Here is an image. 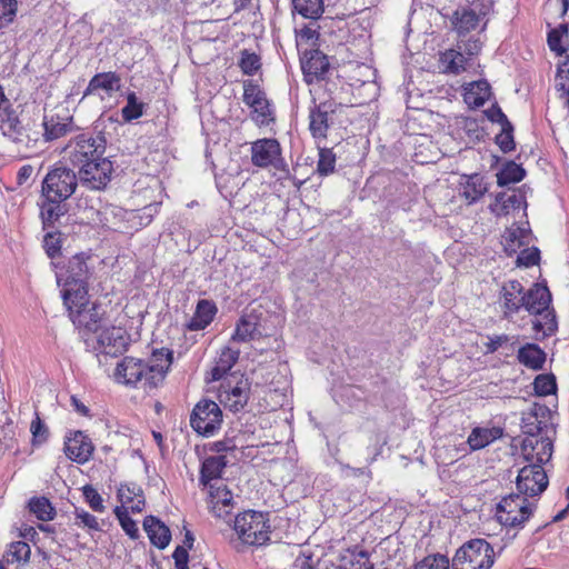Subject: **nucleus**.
I'll return each instance as SVG.
<instances>
[{
  "label": "nucleus",
  "mask_w": 569,
  "mask_h": 569,
  "mask_svg": "<svg viewBox=\"0 0 569 569\" xmlns=\"http://www.w3.org/2000/svg\"><path fill=\"white\" fill-rule=\"evenodd\" d=\"M171 362L172 351L162 348L154 350L147 361L134 357H124L117 365L114 375L126 386L152 390L163 382Z\"/></svg>",
  "instance_id": "nucleus-1"
},
{
  "label": "nucleus",
  "mask_w": 569,
  "mask_h": 569,
  "mask_svg": "<svg viewBox=\"0 0 569 569\" xmlns=\"http://www.w3.org/2000/svg\"><path fill=\"white\" fill-rule=\"evenodd\" d=\"M107 140L103 136L81 133L73 138L64 151L69 162L80 171L87 164L103 158Z\"/></svg>",
  "instance_id": "nucleus-2"
},
{
  "label": "nucleus",
  "mask_w": 569,
  "mask_h": 569,
  "mask_svg": "<svg viewBox=\"0 0 569 569\" xmlns=\"http://www.w3.org/2000/svg\"><path fill=\"white\" fill-rule=\"evenodd\" d=\"M495 551L485 539H472L463 543L452 559V569H490Z\"/></svg>",
  "instance_id": "nucleus-3"
},
{
  "label": "nucleus",
  "mask_w": 569,
  "mask_h": 569,
  "mask_svg": "<svg viewBox=\"0 0 569 569\" xmlns=\"http://www.w3.org/2000/svg\"><path fill=\"white\" fill-rule=\"evenodd\" d=\"M267 515L248 510L239 513L233 521V529L238 538L249 546H262L269 540Z\"/></svg>",
  "instance_id": "nucleus-4"
},
{
  "label": "nucleus",
  "mask_w": 569,
  "mask_h": 569,
  "mask_svg": "<svg viewBox=\"0 0 569 569\" xmlns=\"http://www.w3.org/2000/svg\"><path fill=\"white\" fill-rule=\"evenodd\" d=\"M78 182V173L72 169L67 167L53 168L42 180V197L47 200L66 201L74 193Z\"/></svg>",
  "instance_id": "nucleus-5"
},
{
  "label": "nucleus",
  "mask_w": 569,
  "mask_h": 569,
  "mask_svg": "<svg viewBox=\"0 0 569 569\" xmlns=\"http://www.w3.org/2000/svg\"><path fill=\"white\" fill-rule=\"evenodd\" d=\"M535 505L527 497L512 493L497 505L496 518L505 527L522 528L531 517Z\"/></svg>",
  "instance_id": "nucleus-6"
},
{
  "label": "nucleus",
  "mask_w": 569,
  "mask_h": 569,
  "mask_svg": "<svg viewBox=\"0 0 569 569\" xmlns=\"http://www.w3.org/2000/svg\"><path fill=\"white\" fill-rule=\"evenodd\" d=\"M222 411L219 405L209 399L200 400L190 415V425L200 436L211 437L221 427Z\"/></svg>",
  "instance_id": "nucleus-7"
},
{
  "label": "nucleus",
  "mask_w": 569,
  "mask_h": 569,
  "mask_svg": "<svg viewBox=\"0 0 569 569\" xmlns=\"http://www.w3.org/2000/svg\"><path fill=\"white\" fill-rule=\"evenodd\" d=\"M250 383L243 376L226 377L219 389L220 402L232 412H239L247 406Z\"/></svg>",
  "instance_id": "nucleus-8"
},
{
  "label": "nucleus",
  "mask_w": 569,
  "mask_h": 569,
  "mask_svg": "<svg viewBox=\"0 0 569 569\" xmlns=\"http://www.w3.org/2000/svg\"><path fill=\"white\" fill-rule=\"evenodd\" d=\"M548 487V477L540 463H528L518 471L516 479L517 495L536 497Z\"/></svg>",
  "instance_id": "nucleus-9"
},
{
  "label": "nucleus",
  "mask_w": 569,
  "mask_h": 569,
  "mask_svg": "<svg viewBox=\"0 0 569 569\" xmlns=\"http://www.w3.org/2000/svg\"><path fill=\"white\" fill-rule=\"evenodd\" d=\"M113 163L109 158L103 157L99 161L87 164L78 171L79 183L89 190L101 191L107 188L111 181Z\"/></svg>",
  "instance_id": "nucleus-10"
},
{
  "label": "nucleus",
  "mask_w": 569,
  "mask_h": 569,
  "mask_svg": "<svg viewBox=\"0 0 569 569\" xmlns=\"http://www.w3.org/2000/svg\"><path fill=\"white\" fill-rule=\"evenodd\" d=\"M341 107L335 100H326L310 108L309 130L315 139H325L327 137L329 128L335 122L336 113Z\"/></svg>",
  "instance_id": "nucleus-11"
},
{
  "label": "nucleus",
  "mask_w": 569,
  "mask_h": 569,
  "mask_svg": "<svg viewBox=\"0 0 569 569\" xmlns=\"http://www.w3.org/2000/svg\"><path fill=\"white\" fill-rule=\"evenodd\" d=\"M553 451V445L549 437L541 436L536 438H523L521 443V455L529 463H547Z\"/></svg>",
  "instance_id": "nucleus-12"
},
{
  "label": "nucleus",
  "mask_w": 569,
  "mask_h": 569,
  "mask_svg": "<svg viewBox=\"0 0 569 569\" xmlns=\"http://www.w3.org/2000/svg\"><path fill=\"white\" fill-rule=\"evenodd\" d=\"M280 144L274 139L257 140L251 146V161L254 166L266 168L269 166L278 167L280 161Z\"/></svg>",
  "instance_id": "nucleus-13"
},
{
  "label": "nucleus",
  "mask_w": 569,
  "mask_h": 569,
  "mask_svg": "<svg viewBox=\"0 0 569 569\" xmlns=\"http://www.w3.org/2000/svg\"><path fill=\"white\" fill-rule=\"evenodd\" d=\"M93 445L82 431H73L66 436L64 453L78 463H86L92 456Z\"/></svg>",
  "instance_id": "nucleus-14"
},
{
  "label": "nucleus",
  "mask_w": 569,
  "mask_h": 569,
  "mask_svg": "<svg viewBox=\"0 0 569 569\" xmlns=\"http://www.w3.org/2000/svg\"><path fill=\"white\" fill-rule=\"evenodd\" d=\"M525 299L526 292L520 281L509 280L505 282L500 290L503 316L509 318L511 315L517 313L522 307L525 308Z\"/></svg>",
  "instance_id": "nucleus-15"
},
{
  "label": "nucleus",
  "mask_w": 569,
  "mask_h": 569,
  "mask_svg": "<svg viewBox=\"0 0 569 569\" xmlns=\"http://www.w3.org/2000/svg\"><path fill=\"white\" fill-rule=\"evenodd\" d=\"M329 67L328 57L318 49L307 51L301 60V68L308 83L323 79L329 71Z\"/></svg>",
  "instance_id": "nucleus-16"
},
{
  "label": "nucleus",
  "mask_w": 569,
  "mask_h": 569,
  "mask_svg": "<svg viewBox=\"0 0 569 569\" xmlns=\"http://www.w3.org/2000/svg\"><path fill=\"white\" fill-rule=\"evenodd\" d=\"M232 499L231 491L224 485L209 486V506L216 517L224 518L230 513Z\"/></svg>",
  "instance_id": "nucleus-17"
},
{
  "label": "nucleus",
  "mask_w": 569,
  "mask_h": 569,
  "mask_svg": "<svg viewBox=\"0 0 569 569\" xmlns=\"http://www.w3.org/2000/svg\"><path fill=\"white\" fill-rule=\"evenodd\" d=\"M525 309L531 315H542L551 303V293L547 286L536 283L526 292Z\"/></svg>",
  "instance_id": "nucleus-18"
},
{
  "label": "nucleus",
  "mask_w": 569,
  "mask_h": 569,
  "mask_svg": "<svg viewBox=\"0 0 569 569\" xmlns=\"http://www.w3.org/2000/svg\"><path fill=\"white\" fill-rule=\"evenodd\" d=\"M70 318L74 326L82 327L90 332H97L102 328V313L96 305L84 306V308L72 311Z\"/></svg>",
  "instance_id": "nucleus-19"
},
{
  "label": "nucleus",
  "mask_w": 569,
  "mask_h": 569,
  "mask_svg": "<svg viewBox=\"0 0 569 569\" xmlns=\"http://www.w3.org/2000/svg\"><path fill=\"white\" fill-rule=\"evenodd\" d=\"M482 19L483 18L477 13L476 9L461 7L452 13L451 24L459 36H465L476 30L480 26Z\"/></svg>",
  "instance_id": "nucleus-20"
},
{
  "label": "nucleus",
  "mask_w": 569,
  "mask_h": 569,
  "mask_svg": "<svg viewBox=\"0 0 569 569\" xmlns=\"http://www.w3.org/2000/svg\"><path fill=\"white\" fill-rule=\"evenodd\" d=\"M0 130L3 136L18 144L24 143L28 138L27 131L19 120L16 111L11 109H7L2 116H0Z\"/></svg>",
  "instance_id": "nucleus-21"
},
{
  "label": "nucleus",
  "mask_w": 569,
  "mask_h": 569,
  "mask_svg": "<svg viewBox=\"0 0 569 569\" xmlns=\"http://www.w3.org/2000/svg\"><path fill=\"white\" fill-rule=\"evenodd\" d=\"M98 341L103 348V352L117 355L126 350L127 337L126 331L121 327H110L103 329Z\"/></svg>",
  "instance_id": "nucleus-22"
},
{
  "label": "nucleus",
  "mask_w": 569,
  "mask_h": 569,
  "mask_svg": "<svg viewBox=\"0 0 569 569\" xmlns=\"http://www.w3.org/2000/svg\"><path fill=\"white\" fill-rule=\"evenodd\" d=\"M487 191L488 184L485 181L483 176L479 173L466 176L463 180L460 182L459 194L469 204H472L480 200Z\"/></svg>",
  "instance_id": "nucleus-23"
},
{
  "label": "nucleus",
  "mask_w": 569,
  "mask_h": 569,
  "mask_svg": "<svg viewBox=\"0 0 569 569\" xmlns=\"http://www.w3.org/2000/svg\"><path fill=\"white\" fill-rule=\"evenodd\" d=\"M143 529L150 542L159 549H164L171 540L170 529L157 517L148 516L143 520Z\"/></svg>",
  "instance_id": "nucleus-24"
},
{
  "label": "nucleus",
  "mask_w": 569,
  "mask_h": 569,
  "mask_svg": "<svg viewBox=\"0 0 569 569\" xmlns=\"http://www.w3.org/2000/svg\"><path fill=\"white\" fill-rule=\"evenodd\" d=\"M117 496L122 505H128L132 512H141L146 500L142 488L136 482L123 483L118 488Z\"/></svg>",
  "instance_id": "nucleus-25"
},
{
  "label": "nucleus",
  "mask_w": 569,
  "mask_h": 569,
  "mask_svg": "<svg viewBox=\"0 0 569 569\" xmlns=\"http://www.w3.org/2000/svg\"><path fill=\"white\" fill-rule=\"evenodd\" d=\"M226 466L227 459L224 456L208 457L201 466L200 481L208 487L210 485H220L219 479Z\"/></svg>",
  "instance_id": "nucleus-26"
},
{
  "label": "nucleus",
  "mask_w": 569,
  "mask_h": 569,
  "mask_svg": "<svg viewBox=\"0 0 569 569\" xmlns=\"http://www.w3.org/2000/svg\"><path fill=\"white\" fill-rule=\"evenodd\" d=\"M121 87V79L116 72H101L93 76L84 91V96L103 90L108 96L118 91Z\"/></svg>",
  "instance_id": "nucleus-27"
},
{
  "label": "nucleus",
  "mask_w": 569,
  "mask_h": 569,
  "mask_svg": "<svg viewBox=\"0 0 569 569\" xmlns=\"http://www.w3.org/2000/svg\"><path fill=\"white\" fill-rule=\"evenodd\" d=\"M217 313L216 305L207 299L199 300L196 311L188 322V328L192 331L204 329L209 326Z\"/></svg>",
  "instance_id": "nucleus-28"
},
{
  "label": "nucleus",
  "mask_w": 569,
  "mask_h": 569,
  "mask_svg": "<svg viewBox=\"0 0 569 569\" xmlns=\"http://www.w3.org/2000/svg\"><path fill=\"white\" fill-rule=\"evenodd\" d=\"M239 355V350L231 349L230 347L222 348L210 371V380L217 381L224 378L237 362Z\"/></svg>",
  "instance_id": "nucleus-29"
},
{
  "label": "nucleus",
  "mask_w": 569,
  "mask_h": 569,
  "mask_svg": "<svg viewBox=\"0 0 569 569\" xmlns=\"http://www.w3.org/2000/svg\"><path fill=\"white\" fill-rule=\"evenodd\" d=\"M517 358L525 367L540 370L546 362V352L536 343H526L519 348Z\"/></svg>",
  "instance_id": "nucleus-30"
},
{
  "label": "nucleus",
  "mask_w": 569,
  "mask_h": 569,
  "mask_svg": "<svg viewBox=\"0 0 569 569\" xmlns=\"http://www.w3.org/2000/svg\"><path fill=\"white\" fill-rule=\"evenodd\" d=\"M88 278V266L86 259L81 254L73 256L67 266L66 286L86 283Z\"/></svg>",
  "instance_id": "nucleus-31"
},
{
  "label": "nucleus",
  "mask_w": 569,
  "mask_h": 569,
  "mask_svg": "<svg viewBox=\"0 0 569 569\" xmlns=\"http://www.w3.org/2000/svg\"><path fill=\"white\" fill-rule=\"evenodd\" d=\"M63 302L70 311V315L77 309L84 308V306H90L88 302L86 283H78L67 287L63 290Z\"/></svg>",
  "instance_id": "nucleus-32"
},
{
  "label": "nucleus",
  "mask_w": 569,
  "mask_h": 569,
  "mask_svg": "<svg viewBox=\"0 0 569 569\" xmlns=\"http://www.w3.org/2000/svg\"><path fill=\"white\" fill-rule=\"evenodd\" d=\"M502 436L500 428H475L468 437L471 450H479Z\"/></svg>",
  "instance_id": "nucleus-33"
},
{
  "label": "nucleus",
  "mask_w": 569,
  "mask_h": 569,
  "mask_svg": "<svg viewBox=\"0 0 569 569\" xmlns=\"http://www.w3.org/2000/svg\"><path fill=\"white\" fill-rule=\"evenodd\" d=\"M490 94V86L487 81H475L466 88L465 101L473 108H479L485 104Z\"/></svg>",
  "instance_id": "nucleus-34"
},
{
  "label": "nucleus",
  "mask_w": 569,
  "mask_h": 569,
  "mask_svg": "<svg viewBox=\"0 0 569 569\" xmlns=\"http://www.w3.org/2000/svg\"><path fill=\"white\" fill-rule=\"evenodd\" d=\"M260 335L256 319L249 316H243L237 322L232 340L236 342H248Z\"/></svg>",
  "instance_id": "nucleus-35"
},
{
  "label": "nucleus",
  "mask_w": 569,
  "mask_h": 569,
  "mask_svg": "<svg viewBox=\"0 0 569 569\" xmlns=\"http://www.w3.org/2000/svg\"><path fill=\"white\" fill-rule=\"evenodd\" d=\"M469 60L470 58H467L461 51L455 49L445 51L440 57L443 70L455 74L465 71Z\"/></svg>",
  "instance_id": "nucleus-36"
},
{
  "label": "nucleus",
  "mask_w": 569,
  "mask_h": 569,
  "mask_svg": "<svg viewBox=\"0 0 569 569\" xmlns=\"http://www.w3.org/2000/svg\"><path fill=\"white\" fill-rule=\"evenodd\" d=\"M522 204V196L516 191L511 193L500 192L496 196V201L491 206L492 212L497 216H505L509 213L510 209H518Z\"/></svg>",
  "instance_id": "nucleus-37"
},
{
  "label": "nucleus",
  "mask_w": 569,
  "mask_h": 569,
  "mask_svg": "<svg viewBox=\"0 0 569 569\" xmlns=\"http://www.w3.org/2000/svg\"><path fill=\"white\" fill-rule=\"evenodd\" d=\"M78 212L81 213V220H86L88 223H103L101 219V212L94 206V199L89 197H80L77 202Z\"/></svg>",
  "instance_id": "nucleus-38"
},
{
  "label": "nucleus",
  "mask_w": 569,
  "mask_h": 569,
  "mask_svg": "<svg viewBox=\"0 0 569 569\" xmlns=\"http://www.w3.org/2000/svg\"><path fill=\"white\" fill-rule=\"evenodd\" d=\"M525 174V169L520 164L510 161L497 173V183L500 187L516 183L521 181Z\"/></svg>",
  "instance_id": "nucleus-39"
},
{
  "label": "nucleus",
  "mask_w": 569,
  "mask_h": 569,
  "mask_svg": "<svg viewBox=\"0 0 569 569\" xmlns=\"http://www.w3.org/2000/svg\"><path fill=\"white\" fill-rule=\"evenodd\" d=\"M29 509L41 521H50L56 516V509L46 497L31 498Z\"/></svg>",
  "instance_id": "nucleus-40"
},
{
  "label": "nucleus",
  "mask_w": 569,
  "mask_h": 569,
  "mask_svg": "<svg viewBox=\"0 0 569 569\" xmlns=\"http://www.w3.org/2000/svg\"><path fill=\"white\" fill-rule=\"evenodd\" d=\"M251 119L259 126H268L274 120L270 102L267 98H262L254 104H251Z\"/></svg>",
  "instance_id": "nucleus-41"
},
{
  "label": "nucleus",
  "mask_w": 569,
  "mask_h": 569,
  "mask_svg": "<svg viewBox=\"0 0 569 569\" xmlns=\"http://www.w3.org/2000/svg\"><path fill=\"white\" fill-rule=\"evenodd\" d=\"M31 548L24 541H16L10 545L9 550L3 556L7 563H27L30 559Z\"/></svg>",
  "instance_id": "nucleus-42"
},
{
  "label": "nucleus",
  "mask_w": 569,
  "mask_h": 569,
  "mask_svg": "<svg viewBox=\"0 0 569 569\" xmlns=\"http://www.w3.org/2000/svg\"><path fill=\"white\" fill-rule=\"evenodd\" d=\"M546 427V423L539 420L538 415L536 412L525 413L521 418V429L525 435V438H536L545 436L542 431L543 428Z\"/></svg>",
  "instance_id": "nucleus-43"
},
{
  "label": "nucleus",
  "mask_w": 569,
  "mask_h": 569,
  "mask_svg": "<svg viewBox=\"0 0 569 569\" xmlns=\"http://www.w3.org/2000/svg\"><path fill=\"white\" fill-rule=\"evenodd\" d=\"M63 201L47 200L41 204L40 216L44 224H53L60 217L66 213Z\"/></svg>",
  "instance_id": "nucleus-44"
},
{
  "label": "nucleus",
  "mask_w": 569,
  "mask_h": 569,
  "mask_svg": "<svg viewBox=\"0 0 569 569\" xmlns=\"http://www.w3.org/2000/svg\"><path fill=\"white\" fill-rule=\"evenodd\" d=\"M43 127L47 141L59 139L71 130L70 123L61 122L59 118L54 117L44 118Z\"/></svg>",
  "instance_id": "nucleus-45"
},
{
  "label": "nucleus",
  "mask_w": 569,
  "mask_h": 569,
  "mask_svg": "<svg viewBox=\"0 0 569 569\" xmlns=\"http://www.w3.org/2000/svg\"><path fill=\"white\" fill-rule=\"evenodd\" d=\"M293 7L302 17L318 19L323 12V0H293Z\"/></svg>",
  "instance_id": "nucleus-46"
},
{
  "label": "nucleus",
  "mask_w": 569,
  "mask_h": 569,
  "mask_svg": "<svg viewBox=\"0 0 569 569\" xmlns=\"http://www.w3.org/2000/svg\"><path fill=\"white\" fill-rule=\"evenodd\" d=\"M238 66L244 74L253 76L261 68V58L259 54L243 49L240 51Z\"/></svg>",
  "instance_id": "nucleus-47"
},
{
  "label": "nucleus",
  "mask_w": 569,
  "mask_h": 569,
  "mask_svg": "<svg viewBox=\"0 0 569 569\" xmlns=\"http://www.w3.org/2000/svg\"><path fill=\"white\" fill-rule=\"evenodd\" d=\"M541 319H537L532 322L533 330L542 332L543 336L548 337L557 331L558 325L556 320L555 311L548 308L542 315H539Z\"/></svg>",
  "instance_id": "nucleus-48"
},
{
  "label": "nucleus",
  "mask_w": 569,
  "mask_h": 569,
  "mask_svg": "<svg viewBox=\"0 0 569 569\" xmlns=\"http://www.w3.org/2000/svg\"><path fill=\"white\" fill-rule=\"evenodd\" d=\"M73 523L79 528L87 529L88 531H100L101 526L93 515L81 508H74Z\"/></svg>",
  "instance_id": "nucleus-49"
},
{
  "label": "nucleus",
  "mask_w": 569,
  "mask_h": 569,
  "mask_svg": "<svg viewBox=\"0 0 569 569\" xmlns=\"http://www.w3.org/2000/svg\"><path fill=\"white\" fill-rule=\"evenodd\" d=\"M114 515L120 522L123 531L131 538L137 539L139 537V529L136 521L129 516L128 508L124 506L116 507Z\"/></svg>",
  "instance_id": "nucleus-50"
},
{
  "label": "nucleus",
  "mask_w": 569,
  "mask_h": 569,
  "mask_svg": "<svg viewBox=\"0 0 569 569\" xmlns=\"http://www.w3.org/2000/svg\"><path fill=\"white\" fill-rule=\"evenodd\" d=\"M121 114L126 121L136 120L143 114V103L138 101L134 92L128 94L127 104L122 108Z\"/></svg>",
  "instance_id": "nucleus-51"
},
{
  "label": "nucleus",
  "mask_w": 569,
  "mask_h": 569,
  "mask_svg": "<svg viewBox=\"0 0 569 569\" xmlns=\"http://www.w3.org/2000/svg\"><path fill=\"white\" fill-rule=\"evenodd\" d=\"M336 154L331 149L322 148L319 150V159L317 164V172L320 176H328L335 171Z\"/></svg>",
  "instance_id": "nucleus-52"
},
{
  "label": "nucleus",
  "mask_w": 569,
  "mask_h": 569,
  "mask_svg": "<svg viewBox=\"0 0 569 569\" xmlns=\"http://www.w3.org/2000/svg\"><path fill=\"white\" fill-rule=\"evenodd\" d=\"M533 389L538 396H549L556 392L557 385L553 375H539L533 381Z\"/></svg>",
  "instance_id": "nucleus-53"
},
{
  "label": "nucleus",
  "mask_w": 569,
  "mask_h": 569,
  "mask_svg": "<svg viewBox=\"0 0 569 569\" xmlns=\"http://www.w3.org/2000/svg\"><path fill=\"white\" fill-rule=\"evenodd\" d=\"M449 559L440 553L430 555L419 561L415 569H449Z\"/></svg>",
  "instance_id": "nucleus-54"
},
{
  "label": "nucleus",
  "mask_w": 569,
  "mask_h": 569,
  "mask_svg": "<svg viewBox=\"0 0 569 569\" xmlns=\"http://www.w3.org/2000/svg\"><path fill=\"white\" fill-rule=\"evenodd\" d=\"M266 97V92L252 80H247L243 82V96L242 101L244 104L250 107L254 104L257 101L261 100Z\"/></svg>",
  "instance_id": "nucleus-55"
},
{
  "label": "nucleus",
  "mask_w": 569,
  "mask_h": 569,
  "mask_svg": "<svg viewBox=\"0 0 569 569\" xmlns=\"http://www.w3.org/2000/svg\"><path fill=\"white\" fill-rule=\"evenodd\" d=\"M518 341L517 337L508 335L488 336V341L485 342V355L495 353L499 348L507 346L508 343L513 347Z\"/></svg>",
  "instance_id": "nucleus-56"
},
{
  "label": "nucleus",
  "mask_w": 569,
  "mask_h": 569,
  "mask_svg": "<svg viewBox=\"0 0 569 569\" xmlns=\"http://www.w3.org/2000/svg\"><path fill=\"white\" fill-rule=\"evenodd\" d=\"M513 127L509 122L501 127V132L496 137V143L502 152L507 153L515 149Z\"/></svg>",
  "instance_id": "nucleus-57"
},
{
  "label": "nucleus",
  "mask_w": 569,
  "mask_h": 569,
  "mask_svg": "<svg viewBox=\"0 0 569 569\" xmlns=\"http://www.w3.org/2000/svg\"><path fill=\"white\" fill-rule=\"evenodd\" d=\"M30 431L32 433V442L33 445H41L47 441L49 436V430L44 422L40 419L39 415L36 413V418L32 420L30 426Z\"/></svg>",
  "instance_id": "nucleus-58"
},
{
  "label": "nucleus",
  "mask_w": 569,
  "mask_h": 569,
  "mask_svg": "<svg viewBox=\"0 0 569 569\" xmlns=\"http://www.w3.org/2000/svg\"><path fill=\"white\" fill-rule=\"evenodd\" d=\"M17 4V0H0V29L12 22Z\"/></svg>",
  "instance_id": "nucleus-59"
},
{
  "label": "nucleus",
  "mask_w": 569,
  "mask_h": 569,
  "mask_svg": "<svg viewBox=\"0 0 569 569\" xmlns=\"http://www.w3.org/2000/svg\"><path fill=\"white\" fill-rule=\"evenodd\" d=\"M83 496L86 501L89 503L90 508L96 512H103L104 506L103 500L100 493L91 486H84Z\"/></svg>",
  "instance_id": "nucleus-60"
},
{
  "label": "nucleus",
  "mask_w": 569,
  "mask_h": 569,
  "mask_svg": "<svg viewBox=\"0 0 569 569\" xmlns=\"http://www.w3.org/2000/svg\"><path fill=\"white\" fill-rule=\"evenodd\" d=\"M540 260V252L537 248L525 249L517 257L518 266L532 267L538 264Z\"/></svg>",
  "instance_id": "nucleus-61"
},
{
  "label": "nucleus",
  "mask_w": 569,
  "mask_h": 569,
  "mask_svg": "<svg viewBox=\"0 0 569 569\" xmlns=\"http://www.w3.org/2000/svg\"><path fill=\"white\" fill-rule=\"evenodd\" d=\"M556 89H569V56L558 67V72L555 79Z\"/></svg>",
  "instance_id": "nucleus-62"
},
{
  "label": "nucleus",
  "mask_w": 569,
  "mask_h": 569,
  "mask_svg": "<svg viewBox=\"0 0 569 569\" xmlns=\"http://www.w3.org/2000/svg\"><path fill=\"white\" fill-rule=\"evenodd\" d=\"M350 565L351 569H373V565L369 560V553L366 550L353 551Z\"/></svg>",
  "instance_id": "nucleus-63"
},
{
  "label": "nucleus",
  "mask_w": 569,
  "mask_h": 569,
  "mask_svg": "<svg viewBox=\"0 0 569 569\" xmlns=\"http://www.w3.org/2000/svg\"><path fill=\"white\" fill-rule=\"evenodd\" d=\"M561 39L562 34L557 29H552L548 33V46L551 51L556 52L559 56H561L566 51V49L561 46Z\"/></svg>",
  "instance_id": "nucleus-64"
}]
</instances>
